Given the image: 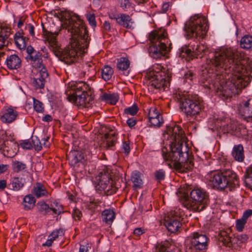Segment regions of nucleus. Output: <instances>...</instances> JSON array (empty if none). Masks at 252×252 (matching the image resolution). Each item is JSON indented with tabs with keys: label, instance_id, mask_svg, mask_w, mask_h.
Segmentation results:
<instances>
[{
	"label": "nucleus",
	"instance_id": "obj_32",
	"mask_svg": "<svg viewBox=\"0 0 252 252\" xmlns=\"http://www.w3.org/2000/svg\"><path fill=\"white\" fill-rule=\"evenodd\" d=\"M35 199L32 194H28L25 196L23 200L24 208L25 210H30L35 206Z\"/></svg>",
	"mask_w": 252,
	"mask_h": 252
},
{
	"label": "nucleus",
	"instance_id": "obj_16",
	"mask_svg": "<svg viewBox=\"0 0 252 252\" xmlns=\"http://www.w3.org/2000/svg\"><path fill=\"white\" fill-rule=\"evenodd\" d=\"M49 74L45 67H42L36 78H34L32 82V86L35 89H42L48 78Z\"/></svg>",
	"mask_w": 252,
	"mask_h": 252
},
{
	"label": "nucleus",
	"instance_id": "obj_51",
	"mask_svg": "<svg viewBox=\"0 0 252 252\" xmlns=\"http://www.w3.org/2000/svg\"><path fill=\"white\" fill-rule=\"evenodd\" d=\"M21 147L24 149L31 150L32 149V139L25 140L20 143Z\"/></svg>",
	"mask_w": 252,
	"mask_h": 252
},
{
	"label": "nucleus",
	"instance_id": "obj_64",
	"mask_svg": "<svg viewBox=\"0 0 252 252\" xmlns=\"http://www.w3.org/2000/svg\"><path fill=\"white\" fill-rule=\"evenodd\" d=\"M103 28L106 32H109L111 30L110 23L108 21H105L103 24Z\"/></svg>",
	"mask_w": 252,
	"mask_h": 252
},
{
	"label": "nucleus",
	"instance_id": "obj_43",
	"mask_svg": "<svg viewBox=\"0 0 252 252\" xmlns=\"http://www.w3.org/2000/svg\"><path fill=\"white\" fill-rule=\"evenodd\" d=\"M51 211L55 214L60 215L63 212V207L61 204L54 202L51 205L50 211Z\"/></svg>",
	"mask_w": 252,
	"mask_h": 252
},
{
	"label": "nucleus",
	"instance_id": "obj_57",
	"mask_svg": "<svg viewBox=\"0 0 252 252\" xmlns=\"http://www.w3.org/2000/svg\"><path fill=\"white\" fill-rule=\"evenodd\" d=\"M193 73L191 70H189L187 73L184 74V80L186 82L191 81L192 80Z\"/></svg>",
	"mask_w": 252,
	"mask_h": 252
},
{
	"label": "nucleus",
	"instance_id": "obj_48",
	"mask_svg": "<svg viewBox=\"0 0 252 252\" xmlns=\"http://www.w3.org/2000/svg\"><path fill=\"white\" fill-rule=\"evenodd\" d=\"M63 235V230L62 228L56 229L54 230L51 234L48 236L51 238L52 240H55L59 236H62Z\"/></svg>",
	"mask_w": 252,
	"mask_h": 252
},
{
	"label": "nucleus",
	"instance_id": "obj_34",
	"mask_svg": "<svg viewBox=\"0 0 252 252\" xmlns=\"http://www.w3.org/2000/svg\"><path fill=\"white\" fill-rule=\"evenodd\" d=\"M115 217V213L111 209H105L102 212V220L107 224L111 223Z\"/></svg>",
	"mask_w": 252,
	"mask_h": 252
},
{
	"label": "nucleus",
	"instance_id": "obj_37",
	"mask_svg": "<svg viewBox=\"0 0 252 252\" xmlns=\"http://www.w3.org/2000/svg\"><path fill=\"white\" fill-rule=\"evenodd\" d=\"M118 95L115 94L104 93L101 95L102 100L109 102L112 105H115L118 101Z\"/></svg>",
	"mask_w": 252,
	"mask_h": 252
},
{
	"label": "nucleus",
	"instance_id": "obj_1",
	"mask_svg": "<svg viewBox=\"0 0 252 252\" xmlns=\"http://www.w3.org/2000/svg\"><path fill=\"white\" fill-rule=\"evenodd\" d=\"M178 54L188 60L208 55L201 81L203 86L215 90L223 100L238 94L252 78L251 67L243 64L242 54L237 49L223 48L212 52L206 45L193 41L188 48L180 49Z\"/></svg>",
	"mask_w": 252,
	"mask_h": 252
},
{
	"label": "nucleus",
	"instance_id": "obj_8",
	"mask_svg": "<svg viewBox=\"0 0 252 252\" xmlns=\"http://www.w3.org/2000/svg\"><path fill=\"white\" fill-rule=\"evenodd\" d=\"M159 70L155 69L150 71L148 75L149 80L148 90L154 93L164 91L169 86L172 72L171 69L163 67L158 65Z\"/></svg>",
	"mask_w": 252,
	"mask_h": 252
},
{
	"label": "nucleus",
	"instance_id": "obj_7",
	"mask_svg": "<svg viewBox=\"0 0 252 252\" xmlns=\"http://www.w3.org/2000/svg\"><path fill=\"white\" fill-rule=\"evenodd\" d=\"M207 179L214 188L220 190L228 188L230 190H232L239 186L236 174L230 169H222L211 172L207 175Z\"/></svg>",
	"mask_w": 252,
	"mask_h": 252
},
{
	"label": "nucleus",
	"instance_id": "obj_33",
	"mask_svg": "<svg viewBox=\"0 0 252 252\" xmlns=\"http://www.w3.org/2000/svg\"><path fill=\"white\" fill-rule=\"evenodd\" d=\"M240 47L244 49L249 50L252 47V35L246 34L243 36L239 43Z\"/></svg>",
	"mask_w": 252,
	"mask_h": 252
},
{
	"label": "nucleus",
	"instance_id": "obj_56",
	"mask_svg": "<svg viewBox=\"0 0 252 252\" xmlns=\"http://www.w3.org/2000/svg\"><path fill=\"white\" fill-rule=\"evenodd\" d=\"M235 239L236 240L239 241L240 243H243L246 242L247 241L248 236L246 234H242L238 235Z\"/></svg>",
	"mask_w": 252,
	"mask_h": 252
},
{
	"label": "nucleus",
	"instance_id": "obj_30",
	"mask_svg": "<svg viewBox=\"0 0 252 252\" xmlns=\"http://www.w3.org/2000/svg\"><path fill=\"white\" fill-rule=\"evenodd\" d=\"M132 0H118L120 6L125 11H128L132 7ZM138 5H143L149 0H133Z\"/></svg>",
	"mask_w": 252,
	"mask_h": 252
},
{
	"label": "nucleus",
	"instance_id": "obj_44",
	"mask_svg": "<svg viewBox=\"0 0 252 252\" xmlns=\"http://www.w3.org/2000/svg\"><path fill=\"white\" fill-rule=\"evenodd\" d=\"M33 101L34 109L38 113H43L44 112L43 103L34 98H33Z\"/></svg>",
	"mask_w": 252,
	"mask_h": 252
},
{
	"label": "nucleus",
	"instance_id": "obj_29",
	"mask_svg": "<svg viewBox=\"0 0 252 252\" xmlns=\"http://www.w3.org/2000/svg\"><path fill=\"white\" fill-rule=\"evenodd\" d=\"M42 54L39 51H35L34 54L28 56L27 59L28 61H31L36 67L41 68L44 67L42 63L41 58Z\"/></svg>",
	"mask_w": 252,
	"mask_h": 252
},
{
	"label": "nucleus",
	"instance_id": "obj_3",
	"mask_svg": "<svg viewBox=\"0 0 252 252\" xmlns=\"http://www.w3.org/2000/svg\"><path fill=\"white\" fill-rule=\"evenodd\" d=\"M167 133L171 135L173 142L169 149L163 147L161 155L164 160L169 162L168 165L181 172H187L193 167V157L189 148L185 143L184 131L181 126L175 125L169 127Z\"/></svg>",
	"mask_w": 252,
	"mask_h": 252
},
{
	"label": "nucleus",
	"instance_id": "obj_11",
	"mask_svg": "<svg viewBox=\"0 0 252 252\" xmlns=\"http://www.w3.org/2000/svg\"><path fill=\"white\" fill-rule=\"evenodd\" d=\"M97 185L96 189L103 191L106 195H110L116 192L118 188L114 185V181L108 171L100 172L95 177Z\"/></svg>",
	"mask_w": 252,
	"mask_h": 252
},
{
	"label": "nucleus",
	"instance_id": "obj_14",
	"mask_svg": "<svg viewBox=\"0 0 252 252\" xmlns=\"http://www.w3.org/2000/svg\"><path fill=\"white\" fill-rule=\"evenodd\" d=\"M69 163L74 167H78L81 164H83L84 159V155L80 150L71 151L67 155Z\"/></svg>",
	"mask_w": 252,
	"mask_h": 252
},
{
	"label": "nucleus",
	"instance_id": "obj_41",
	"mask_svg": "<svg viewBox=\"0 0 252 252\" xmlns=\"http://www.w3.org/2000/svg\"><path fill=\"white\" fill-rule=\"evenodd\" d=\"M37 207L40 212H43L44 214H47L50 212V207L44 201L38 202Z\"/></svg>",
	"mask_w": 252,
	"mask_h": 252
},
{
	"label": "nucleus",
	"instance_id": "obj_6",
	"mask_svg": "<svg viewBox=\"0 0 252 252\" xmlns=\"http://www.w3.org/2000/svg\"><path fill=\"white\" fill-rule=\"evenodd\" d=\"M188 193L183 194L180 201L183 205L193 212H200L205 209L209 202V195L202 188L195 187L190 189Z\"/></svg>",
	"mask_w": 252,
	"mask_h": 252
},
{
	"label": "nucleus",
	"instance_id": "obj_53",
	"mask_svg": "<svg viewBox=\"0 0 252 252\" xmlns=\"http://www.w3.org/2000/svg\"><path fill=\"white\" fill-rule=\"evenodd\" d=\"M6 142H8V141L4 139L3 138L0 137V151H1L4 155L5 153L4 152L8 151V148L6 144Z\"/></svg>",
	"mask_w": 252,
	"mask_h": 252
},
{
	"label": "nucleus",
	"instance_id": "obj_21",
	"mask_svg": "<svg viewBox=\"0 0 252 252\" xmlns=\"http://www.w3.org/2000/svg\"><path fill=\"white\" fill-rule=\"evenodd\" d=\"M5 63L7 67L10 70L17 69L21 66V60L16 54L7 56Z\"/></svg>",
	"mask_w": 252,
	"mask_h": 252
},
{
	"label": "nucleus",
	"instance_id": "obj_27",
	"mask_svg": "<svg viewBox=\"0 0 252 252\" xmlns=\"http://www.w3.org/2000/svg\"><path fill=\"white\" fill-rule=\"evenodd\" d=\"M24 180L22 177H14L10 179V182L8 184L9 189L14 191H19L24 186Z\"/></svg>",
	"mask_w": 252,
	"mask_h": 252
},
{
	"label": "nucleus",
	"instance_id": "obj_59",
	"mask_svg": "<svg viewBox=\"0 0 252 252\" xmlns=\"http://www.w3.org/2000/svg\"><path fill=\"white\" fill-rule=\"evenodd\" d=\"M252 215V210L248 209L245 211L242 216V218H243L245 220L247 221L248 219Z\"/></svg>",
	"mask_w": 252,
	"mask_h": 252
},
{
	"label": "nucleus",
	"instance_id": "obj_23",
	"mask_svg": "<svg viewBox=\"0 0 252 252\" xmlns=\"http://www.w3.org/2000/svg\"><path fill=\"white\" fill-rule=\"evenodd\" d=\"M24 32L22 31L16 32L14 35V41L17 48L22 50L26 48L27 42L29 38L23 35Z\"/></svg>",
	"mask_w": 252,
	"mask_h": 252
},
{
	"label": "nucleus",
	"instance_id": "obj_22",
	"mask_svg": "<svg viewBox=\"0 0 252 252\" xmlns=\"http://www.w3.org/2000/svg\"><path fill=\"white\" fill-rule=\"evenodd\" d=\"M231 155L238 162H242L245 158L244 147L242 144L235 145L233 147Z\"/></svg>",
	"mask_w": 252,
	"mask_h": 252
},
{
	"label": "nucleus",
	"instance_id": "obj_35",
	"mask_svg": "<svg viewBox=\"0 0 252 252\" xmlns=\"http://www.w3.org/2000/svg\"><path fill=\"white\" fill-rule=\"evenodd\" d=\"M113 73L114 70L110 66L105 65L101 69L102 78L105 81H108L111 78Z\"/></svg>",
	"mask_w": 252,
	"mask_h": 252
},
{
	"label": "nucleus",
	"instance_id": "obj_19",
	"mask_svg": "<svg viewBox=\"0 0 252 252\" xmlns=\"http://www.w3.org/2000/svg\"><path fill=\"white\" fill-rule=\"evenodd\" d=\"M164 225L168 230L172 233H175L179 231L182 226L181 221L178 219L165 217Z\"/></svg>",
	"mask_w": 252,
	"mask_h": 252
},
{
	"label": "nucleus",
	"instance_id": "obj_36",
	"mask_svg": "<svg viewBox=\"0 0 252 252\" xmlns=\"http://www.w3.org/2000/svg\"><path fill=\"white\" fill-rule=\"evenodd\" d=\"M11 166L13 171L16 173L24 171L27 168L25 163L18 160H13Z\"/></svg>",
	"mask_w": 252,
	"mask_h": 252
},
{
	"label": "nucleus",
	"instance_id": "obj_58",
	"mask_svg": "<svg viewBox=\"0 0 252 252\" xmlns=\"http://www.w3.org/2000/svg\"><path fill=\"white\" fill-rule=\"evenodd\" d=\"M26 29L28 30L29 33L32 36H34V26L31 24H27L26 26Z\"/></svg>",
	"mask_w": 252,
	"mask_h": 252
},
{
	"label": "nucleus",
	"instance_id": "obj_45",
	"mask_svg": "<svg viewBox=\"0 0 252 252\" xmlns=\"http://www.w3.org/2000/svg\"><path fill=\"white\" fill-rule=\"evenodd\" d=\"M32 148H34L35 150L37 151L41 150V143L37 136H32Z\"/></svg>",
	"mask_w": 252,
	"mask_h": 252
},
{
	"label": "nucleus",
	"instance_id": "obj_61",
	"mask_svg": "<svg viewBox=\"0 0 252 252\" xmlns=\"http://www.w3.org/2000/svg\"><path fill=\"white\" fill-rule=\"evenodd\" d=\"M170 5L169 2H165L163 3L161 7V12L162 13H166L169 9Z\"/></svg>",
	"mask_w": 252,
	"mask_h": 252
},
{
	"label": "nucleus",
	"instance_id": "obj_20",
	"mask_svg": "<svg viewBox=\"0 0 252 252\" xmlns=\"http://www.w3.org/2000/svg\"><path fill=\"white\" fill-rule=\"evenodd\" d=\"M154 252H180V250L169 241H165L157 244Z\"/></svg>",
	"mask_w": 252,
	"mask_h": 252
},
{
	"label": "nucleus",
	"instance_id": "obj_13",
	"mask_svg": "<svg viewBox=\"0 0 252 252\" xmlns=\"http://www.w3.org/2000/svg\"><path fill=\"white\" fill-rule=\"evenodd\" d=\"M240 114L247 122H252V98L243 101L239 109Z\"/></svg>",
	"mask_w": 252,
	"mask_h": 252
},
{
	"label": "nucleus",
	"instance_id": "obj_62",
	"mask_svg": "<svg viewBox=\"0 0 252 252\" xmlns=\"http://www.w3.org/2000/svg\"><path fill=\"white\" fill-rule=\"evenodd\" d=\"M8 38H5L4 35L0 34V49H2L5 45V42Z\"/></svg>",
	"mask_w": 252,
	"mask_h": 252
},
{
	"label": "nucleus",
	"instance_id": "obj_15",
	"mask_svg": "<svg viewBox=\"0 0 252 252\" xmlns=\"http://www.w3.org/2000/svg\"><path fill=\"white\" fill-rule=\"evenodd\" d=\"M226 119H217L215 122V128L220 132L223 133H231L234 131L235 125L231 123H226Z\"/></svg>",
	"mask_w": 252,
	"mask_h": 252
},
{
	"label": "nucleus",
	"instance_id": "obj_63",
	"mask_svg": "<svg viewBox=\"0 0 252 252\" xmlns=\"http://www.w3.org/2000/svg\"><path fill=\"white\" fill-rule=\"evenodd\" d=\"M26 51H27V53H28V56H30L32 54H34V53L36 51L34 49V48H33V47L32 46L29 45L27 46V47L26 48Z\"/></svg>",
	"mask_w": 252,
	"mask_h": 252
},
{
	"label": "nucleus",
	"instance_id": "obj_24",
	"mask_svg": "<svg viewBox=\"0 0 252 252\" xmlns=\"http://www.w3.org/2000/svg\"><path fill=\"white\" fill-rule=\"evenodd\" d=\"M143 175L138 171L135 170L132 172L131 181L133 184V188L134 189H140L143 185Z\"/></svg>",
	"mask_w": 252,
	"mask_h": 252
},
{
	"label": "nucleus",
	"instance_id": "obj_46",
	"mask_svg": "<svg viewBox=\"0 0 252 252\" xmlns=\"http://www.w3.org/2000/svg\"><path fill=\"white\" fill-rule=\"evenodd\" d=\"M138 111V107L137 104H134L132 106L126 108L124 112L126 114H129L134 116L137 114Z\"/></svg>",
	"mask_w": 252,
	"mask_h": 252
},
{
	"label": "nucleus",
	"instance_id": "obj_49",
	"mask_svg": "<svg viewBox=\"0 0 252 252\" xmlns=\"http://www.w3.org/2000/svg\"><path fill=\"white\" fill-rule=\"evenodd\" d=\"M246 222H247V221L245 220L242 218L236 220V227L237 228V230L239 232L242 231Z\"/></svg>",
	"mask_w": 252,
	"mask_h": 252
},
{
	"label": "nucleus",
	"instance_id": "obj_42",
	"mask_svg": "<svg viewBox=\"0 0 252 252\" xmlns=\"http://www.w3.org/2000/svg\"><path fill=\"white\" fill-rule=\"evenodd\" d=\"M245 177V183L246 186L249 188H252V165L247 170Z\"/></svg>",
	"mask_w": 252,
	"mask_h": 252
},
{
	"label": "nucleus",
	"instance_id": "obj_5",
	"mask_svg": "<svg viewBox=\"0 0 252 252\" xmlns=\"http://www.w3.org/2000/svg\"><path fill=\"white\" fill-rule=\"evenodd\" d=\"M150 41L148 52L153 59H159L164 57L170 51L172 45L165 29H160L151 32L149 35Z\"/></svg>",
	"mask_w": 252,
	"mask_h": 252
},
{
	"label": "nucleus",
	"instance_id": "obj_40",
	"mask_svg": "<svg viewBox=\"0 0 252 252\" xmlns=\"http://www.w3.org/2000/svg\"><path fill=\"white\" fill-rule=\"evenodd\" d=\"M233 134L238 137H243L247 135V130L243 125H239L238 126L235 125L234 131Z\"/></svg>",
	"mask_w": 252,
	"mask_h": 252
},
{
	"label": "nucleus",
	"instance_id": "obj_38",
	"mask_svg": "<svg viewBox=\"0 0 252 252\" xmlns=\"http://www.w3.org/2000/svg\"><path fill=\"white\" fill-rule=\"evenodd\" d=\"M130 62L126 58H121L117 60V67L122 71L126 70L129 67Z\"/></svg>",
	"mask_w": 252,
	"mask_h": 252
},
{
	"label": "nucleus",
	"instance_id": "obj_50",
	"mask_svg": "<svg viewBox=\"0 0 252 252\" xmlns=\"http://www.w3.org/2000/svg\"><path fill=\"white\" fill-rule=\"evenodd\" d=\"M87 20L88 21L90 25L93 27H95L96 26V23L95 21V17L93 13H88L86 16Z\"/></svg>",
	"mask_w": 252,
	"mask_h": 252
},
{
	"label": "nucleus",
	"instance_id": "obj_31",
	"mask_svg": "<svg viewBox=\"0 0 252 252\" xmlns=\"http://www.w3.org/2000/svg\"><path fill=\"white\" fill-rule=\"evenodd\" d=\"M104 138L105 140V147L107 149L112 148L115 145L117 141V138L115 136V133H106L104 135Z\"/></svg>",
	"mask_w": 252,
	"mask_h": 252
},
{
	"label": "nucleus",
	"instance_id": "obj_9",
	"mask_svg": "<svg viewBox=\"0 0 252 252\" xmlns=\"http://www.w3.org/2000/svg\"><path fill=\"white\" fill-rule=\"evenodd\" d=\"M70 89L65 93L69 101L77 105L85 106L92 100L91 88L83 82H73L69 84Z\"/></svg>",
	"mask_w": 252,
	"mask_h": 252
},
{
	"label": "nucleus",
	"instance_id": "obj_26",
	"mask_svg": "<svg viewBox=\"0 0 252 252\" xmlns=\"http://www.w3.org/2000/svg\"><path fill=\"white\" fill-rule=\"evenodd\" d=\"M33 194L37 197H47L49 193L45 187L41 183H37L34 186Z\"/></svg>",
	"mask_w": 252,
	"mask_h": 252
},
{
	"label": "nucleus",
	"instance_id": "obj_52",
	"mask_svg": "<svg viewBox=\"0 0 252 252\" xmlns=\"http://www.w3.org/2000/svg\"><path fill=\"white\" fill-rule=\"evenodd\" d=\"M155 176L156 180L158 181L163 180L165 178V171L163 169L157 170L155 172Z\"/></svg>",
	"mask_w": 252,
	"mask_h": 252
},
{
	"label": "nucleus",
	"instance_id": "obj_18",
	"mask_svg": "<svg viewBox=\"0 0 252 252\" xmlns=\"http://www.w3.org/2000/svg\"><path fill=\"white\" fill-rule=\"evenodd\" d=\"M18 115V112L15 110L9 107L0 112V118L2 122L9 124L14 122Z\"/></svg>",
	"mask_w": 252,
	"mask_h": 252
},
{
	"label": "nucleus",
	"instance_id": "obj_10",
	"mask_svg": "<svg viewBox=\"0 0 252 252\" xmlns=\"http://www.w3.org/2000/svg\"><path fill=\"white\" fill-rule=\"evenodd\" d=\"M208 29L207 20L204 17L195 15L185 24L184 30L188 38L198 36L203 38Z\"/></svg>",
	"mask_w": 252,
	"mask_h": 252
},
{
	"label": "nucleus",
	"instance_id": "obj_17",
	"mask_svg": "<svg viewBox=\"0 0 252 252\" xmlns=\"http://www.w3.org/2000/svg\"><path fill=\"white\" fill-rule=\"evenodd\" d=\"M149 122L151 126L155 127H160L163 123L162 115L155 108L150 109L148 113Z\"/></svg>",
	"mask_w": 252,
	"mask_h": 252
},
{
	"label": "nucleus",
	"instance_id": "obj_55",
	"mask_svg": "<svg viewBox=\"0 0 252 252\" xmlns=\"http://www.w3.org/2000/svg\"><path fill=\"white\" fill-rule=\"evenodd\" d=\"M72 218L76 220H80L82 216L81 212L77 208L73 209L72 214Z\"/></svg>",
	"mask_w": 252,
	"mask_h": 252
},
{
	"label": "nucleus",
	"instance_id": "obj_2",
	"mask_svg": "<svg viewBox=\"0 0 252 252\" xmlns=\"http://www.w3.org/2000/svg\"><path fill=\"white\" fill-rule=\"evenodd\" d=\"M60 16L62 28L71 34L73 41L71 48L62 50L55 37L49 39V48L62 61L70 64L78 59L77 49L80 53L87 52L91 38L84 22L78 15L68 11H62Z\"/></svg>",
	"mask_w": 252,
	"mask_h": 252
},
{
	"label": "nucleus",
	"instance_id": "obj_54",
	"mask_svg": "<svg viewBox=\"0 0 252 252\" xmlns=\"http://www.w3.org/2000/svg\"><path fill=\"white\" fill-rule=\"evenodd\" d=\"M122 149L126 154L128 155L129 153L130 147V142L129 141H125L123 142L122 145Z\"/></svg>",
	"mask_w": 252,
	"mask_h": 252
},
{
	"label": "nucleus",
	"instance_id": "obj_12",
	"mask_svg": "<svg viewBox=\"0 0 252 252\" xmlns=\"http://www.w3.org/2000/svg\"><path fill=\"white\" fill-rule=\"evenodd\" d=\"M192 238L186 246L185 252H206L209 239L206 235L193 232Z\"/></svg>",
	"mask_w": 252,
	"mask_h": 252
},
{
	"label": "nucleus",
	"instance_id": "obj_47",
	"mask_svg": "<svg viewBox=\"0 0 252 252\" xmlns=\"http://www.w3.org/2000/svg\"><path fill=\"white\" fill-rule=\"evenodd\" d=\"M11 28L8 26H1L0 27V34L4 35L5 38H8L11 34Z\"/></svg>",
	"mask_w": 252,
	"mask_h": 252
},
{
	"label": "nucleus",
	"instance_id": "obj_28",
	"mask_svg": "<svg viewBox=\"0 0 252 252\" xmlns=\"http://www.w3.org/2000/svg\"><path fill=\"white\" fill-rule=\"evenodd\" d=\"M117 23L119 25L126 28L130 29L132 27L131 18L128 15L126 14H119Z\"/></svg>",
	"mask_w": 252,
	"mask_h": 252
},
{
	"label": "nucleus",
	"instance_id": "obj_60",
	"mask_svg": "<svg viewBox=\"0 0 252 252\" xmlns=\"http://www.w3.org/2000/svg\"><path fill=\"white\" fill-rule=\"evenodd\" d=\"M126 124L130 128H132L136 124V120L134 118L128 119L126 121Z\"/></svg>",
	"mask_w": 252,
	"mask_h": 252
},
{
	"label": "nucleus",
	"instance_id": "obj_25",
	"mask_svg": "<svg viewBox=\"0 0 252 252\" xmlns=\"http://www.w3.org/2000/svg\"><path fill=\"white\" fill-rule=\"evenodd\" d=\"M219 240L222 242L223 245L230 248L232 246L233 243L236 241V239L235 238H232L227 232L223 231L220 233Z\"/></svg>",
	"mask_w": 252,
	"mask_h": 252
},
{
	"label": "nucleus",
	"instance_id": "obj_4",
	"mask_svg": "<svg viewBox=\"0 0 252 252\" xmlns=\"http://www.w3.org/2000/svg\"><path fill=\"white\" fill-rule=\"evenodd\" d=\"M173 98L179 104V108L187 118L198 119L204 110V102L197 94H189L185 91H179L173 94Z\"/></svg>",
	"mask_w": 252,
	"mask_h": 252
},
{
	"label": "nucleus",
	"instance_id": "obj_39",
	"mask_svg": "<svg viewBox=\"0 0 252 252\" xmlns=\"http://www.w3.org/2000/svg\"><path fill=\"white\" fill-rule=\"evenodd\" d=\"M184 216V212L180 208H176L174 210H171L166 217H170L176 219H179L180 221L183 219Z\"/></svg>",
	"mask_w": 252,
	"mask_h": 252
}]
</instances>
